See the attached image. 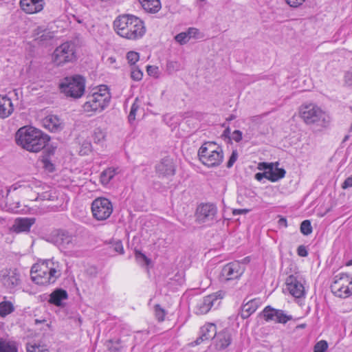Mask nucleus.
I'll use <instances>...</instances> for the list:
<instances>
[{
    "instance_id": "obj_1",
    "label": "nucleus",
    "mask_w": 352,
    "mask_h": 352,
    "mask_svg": "<svg viewBox=\"0 0 352 352\" xmlns=\"http://www.w3.org/2000/svg\"><path fill=\"white\" fill-rule=\"evenodd\" d=\"M50 140V137L41 130L28 126L21 127L15 135L16 144L32 153L43 150Z\"/></svg>"
},
{
    "instance_id": "obj_2",
    "label": "nucleus",
    "mask_w": 352,
    "mask_h": 352,
    "mask_svg": "<svg viewBox=\"0 0 352 352\" xmlns=\"http://www.w3.org/2000/svg\"><path fill=\"white\" fill-rule=\"evenodd\" d=\"M62 274V267L59 262L53 259L40 261L32 265L30 270L34 283L41 285L54 283Z\"/></svg>"
},
{
    "instance_id": "obj_3",
    "label": "nucleus",
    "mask_w": 352,
    "mask_h": 352,
    "mask_svg": "<svg viewBox=\"0 0 352 352\" xmlns=\"http://www.w3.org/2000/svg\"><path fill=\"white\" fill-rule=\"evenodd\" d=\"M113 27L118 35L130 40H136L142 37L146 32L144 22L140 18L131 14L118 16L113 22Z\"/></svg>"
},
{
    "instance_id": "obj_4",
    "label": "nucleus",
    "mask_w": 352,
    "mask_h": 352,
    "mask_svg": "<svg viewBox=\"0 0 352 352\" xmlns=\"http://www.w3.org/2000/svg\"><path fill=\"white\" fill-rule=\"evenodd\" d=\"M111 98L107 86L94 88L86 96V101L82 105V111L89 116L101 113L109 106Z\"/></svg>"
},
{
    "instance_id": "obj_5",
    "label": "nucleus",
    "mask_w": 352,
    "mask_h": 352,
    "mask_svg": "<svg viewBox=\"0 0 352 352\" xmlns=\"http://www.w3.org/2000/svg\"><path fill=\"white\" fill-rule=\"evenodd\" d=\"M200 162L208 168L219 166L223 160L222 147L214 142H204L198 151Z\"/></svg>"
},
{
    "instance_id": "obj_6",
    "label": "nucleus",
    "mask_w": 352,
    "mask_h": 352,
    "mask_svg": "<svg viewBox=\"0 0 352 352\" xmlns=\"http://www.w3.org/2000/svg\"><path fill=\"white\" fill-rule=\"evenodd\" d=\"M300 116L307 124L325 127L329 122V116L314 104L302 105L300 109Z\"/></svg>"
},
{
    "instance_id": "obj_7",
    "label": "nucleus",
    "mask_w": 352,
    "mask_h": 352,
    "mask_svg": "<svg viewBox=\"0 0 352 352\" xmlns=\"http://www.w3.org/2000/svg\"><path fill=\"white\" fill-rule=\"evenodd\" d=\"M61 92L74 98H80L85 89V79L80 75L65 78L60 84Z\"/></svg>"
},
{
    "instance_id": "obj_8",
    "label": "nucleus",
    "mask_w": 352,
    "mask_h": 352,
    "mask_svg": "<svg viewBox=\"0 0 352 352\" xmlns=\"http://www.w3.org/2000/svg\"><path fill=\"white\" fill-rule=\"evenodd\" d=\"M76 59V45L67 41L58 46L52 55V62L57 66L72 63Z\"/></svg>"
},
{
    "instance_id": "obj_9",
    "label": "nucleus",
    "mask_w": 352,
    "mask_h": 352,
    "mask_svg": "<svg viewBox=\"0 0 352 352\" xmlns=\"http://www.w3.org/2000/svg\"><path fill=\"white\" fill-rule=\"evenodd\" d=\"M331 289L339 298H348L352 295V276L344 273L336 275L331 285Z\"/></svg>"
},
{
    "instance_id": "obj_10",
    "label": "nucleus",
    "mask_w": 352,
    "mask_h": 352,
    "mask_svg": "<svg viewBox=\"0 0 352 352\" xmlns=\"http://www.w3.org/2000/svg\"><path fill=\"white\" fill-rule=\"evenodd\" d=\"M50 241L60 250H69L77 245L76 236L65 230H57L50 235Z\"/></svg>"
},
{
    "instance_id": "obj_11",
    "label": "nucleus",
    "mask_w": 352,
    "mask_h": 352,
    "mask_svg": "<svg viewBox=\"0 0 352 352\" xmlns=\"http://www.w3.org/2000/svg\"><path fill=\"white\" fill-rule=\"evenodd\" d=\"M91 212L96 220H106L113 212V204L105 197L96 198L91 203Z\"/></svg>"
},
{
    "instance_id": "obj_12",
    "label": "nucleus",
    "mask_w": 352,
    "mask_h": 352,
    "mask_svg": "<svg viewBox=\"0 0 352 352\" xmlns=\"http://www.w3.org/2000/svg\"><path fill=\"white\" fill-rule=\"evenodd\" d=\"M245 272L244 265L238 262L234 261L225 265L220 272L219 280L226 283L229 280L239 279Z\"/></svg>"
},
{
    "instance_id": "obj_13",
    "label": "nucleus",
    "mask_w": 352,
    "mask_h": 352,
    "mask_svg": "<svg viewBox=\"0 0 352 352\" xmlns=\"http://www.w3.org/2000/svg\"><path fill=\"white\" fill-rule=\"evenodd\" d=\"M217 208L212 204H204L198 206L196 218L200 223H210L216 221Z\"/></svg>"
},
{
    "instance_id": "obj_14",
    "label": "nucleus",
    "mask_w": 352,
    "mask_h": 352,
    "mask_svg": "<svg viewBox=\"0 0 352 352\" xmlns=\"http://www.w3.org/2000/svg\"><path fill=\"white\" fill-rule=\"evenodd\" d=\"M222 298L223 296L221 292L213 293L205 296L197 303L196 307V313L197 314H206L212 307L217 308L219 306Z\"/></svg>"
},
{
    "instance_id": "obj_15",
    "label": "nucleus",
    "mask_w": 352,
    "mask_h": 352,
    "mask_svg": "<svg viewBox=\"0 0 352 352\" xmlns=\"http://www.w3.org/2000/svg\"><path fill=\"white\" fill-rule=\"evenodd\" d=\"M176 165L174 160L170 157L162 158L155 165V173L160 178H169L175 175Z\"/></svg>"
},
{
    "instance_id": "obj_16",
    "label": "nucleus",
    "mask_w": 352,
    "mask_h": 352,
    "mask_svg": "<svg viewBox=\"0 0 352 352\" xmlns=\"http://www.w3.org/2000/svg\"><path fill=\"white\" fill-rule=\"evenodd\" d=\"M1 283L10 292L14 291L21 284V276L16 269L2 271Z\"/></svg>"
},
{
    "instance_id": "obj_17",
    "label": "nucleus",
    "mask_w": 352,
    "mask_h": 352,
    "mask_svg": "<svg viewBox=\"0 0 352 352\" xmlns=\"http://www.w3.org/2000/svg\"><path fill=\"white\" fill-rule=\"evenodd\" d=\"M263 318L267 321H274L277 323L285 324L292 319L291 315L286 314L281 309H276L270 306L266 307L263 311Z\"/></svg>"
},
{
    "instance_id": "obj_18",
    "label": "nucleus",
    "mask_w": 352,
    "mask_h": 352,
    "mask_svg": "<svg viewBox=\"0 0 352 352\" xmlns=\"http://www.w3.org/2000/svg\"><path fill=\"white\" fill-rule=\"evenodd\" d=\"M287 289L295 298H301L305 296V287L302 283L293 275L289 276L286 279Z\"/></svg>"
},
{
    "instance_id": "obj_19",
    "label": "nucleus",
    "mask_w": 352,
    "mask_h": 352,
    "mask_svg": "<svg viewBox=\"0 0 352 352\" xmlns=\"http://www.w3.org/2000/svg\"><path fill=\"white\" fill-rule=\"evenodd\" d=\"M231 343L230 332L224 329L216 334L213 339V344L217 351H221L227 348Z\"/></svg>"
},
{
    "instance_id": "obj_20",
    "label": "nucleus",
    "mask_w": 352,
    "mask_h": 352,
    "mask_svg": "<svg viewBox=\"0 0 352 352\" xmlns=\"http://www.w3.org/2000/svg\"><path fill=\"white\" fill-rule=\"evenodd\" d=\"M217 334V327L213 323L204 324L200 329V336L194 342L195 345H199L202 342L210 338L214 339Z\"/></svg>"
},
{
    "instance_id": "obj_21",
    "label": "nucleus",
    "mask_w": 352,
    "mask_h": 352,
    "mask_svg": "<svg viewBox=\"0 0 352 352\" xmlns=\"http://www.w3.org/2000/svg\"><path fill=\"white\" fill-rule=\"evenodd\" d=\"M43 0H21L20 6L21 9L28 14H34L41 11L43 9Z\"/></svg>"
},
{
    "instance_id": "obj_22",
    "label": "nucleus",
    "mask_w": 352,
    "mask_h": 352,
    "mask_svg": "<svg viewBox=\"0 0 352 352\" xmlns=\"http://www.w3.org/2000/svg\"><path fill=\"white\" fill-rule=\"evenodd\" d=\"M34 223V218H16L12 226V230L16 233L29 232Z\"/></svg>"
},
{
    "instance_id": "obj_23",
    "label": "nucleus",
    "mask_w": 352,
    "mask_h": 352,
    "mask_svg": "<svg viewBox=\"0 0 352 352\" xmlns=\"http://www.w3.org/2000/svg\"><path fill=\"white\" fill-rule=\"evenodd\" d=\"M33 37L38 43L44 44L53 38L54 33L43 27H37L34 30Z\"/></svg>"
},
{
    "instance_id": "obj_24",
    "label": "nucleus",
    "mask_w": 352,
    "mask_h": 352,
    "mask_svg": "<svg viewBox=\"0 0 352 352\" xmlns=\"http://www.w3.org/2000/svg\"><path fill=\"white\" fill-rule=\"evenodd\" d=\"M260 305L258 299L254 298L248 300L244 303L241 307L240 316L243 319L248 318L250 315L256 311Z\"/></svg>"
},
{
    "instance_id": "obj_25",
    "label": "nucleus",
    "mask_w": 352,
    "mask_h": 352,
    "mask_svg": "<svg viewBox=\"0 0 352 352\" xmlns=\"http://www.w3.org/2000/svg\"><path fill=\"white\" fill-rule=\"evenodd\" d=\"M44 126L52 132H56L62 129V122L58 116L50 115L43 120Z\"/></svg>"
},
{
    "instance_id": "obj_26",
    "label": "nucleus",
    "mask_w": 352,
    "mask_h": 352,
    "mask_svg": "<svg viewBox=\"0 0 352 352\" xmlns=\"http://www.w3.org/2000/svg\"><path fill=\"white\" fill-rule=\"evenodd\" d=\"M13 111L11 100L6 96H0V118L8 117Z\"/></svg>"
},
{
    "instance_id": "obj_27",
    "label": "nucleus",
    "mask_w": 352,
    "mask_h": 352,
    "mask_svg": "<svg viewBox=\"0 0 352 352\" xmlns=\"http://www.w3.org/2000/svg\"><path fill=\"white\" fill-rule=\"evenodd\" d=\"M68 298L67 292L62 289H57L54 291L50 296L48 302L56 306H61L62 300Z\"/></svg>"
},
{
    "instance_id": "obj_28",
    "label": "nucleus",
    "mask_w": 352,
    "mask_h": 352,
    "mask_svg": "<svg viewBox=\"0 0 352 352\" xmlns=\"http://www.w3.org/2000/svg\"><path fill=\"white\" fill-rule=\"evenodd\" d=\"M142 8L149 13H157L162 8L160 0H139Z\"/></svg>"
},
{
    "instance_id": "obj_29",
    "label": "nucleus",
    "mask_w": 352,
    "mask_h": 352,
    "mask_svg": "<svg viewBox=\"0 0 352 352\" xmlns=\"http://www.w3.org/2000/svg\"><path fill=\"white\" fill-rule=\"evenodd\" d=\"M119 173L118 168L110 167L103 170L100 174V182L103 185H107L116 175Z\"/></svg>"
},
{
    "instance_id": "obj_30",
    "label": "nucleus",
    "mask_w": 352,
    "mask_h": 352,
    "mask_svg": "<svg viewBox=\"0 0 352 352\" xmlns=\"http://www.w3.org/2000/svg\"><path fill=\"white\" fill-rule=\"evenodd\" d=\"M17 346L16 342L8 341L3 338L0 339V352H17Z\"/></svg>"
},
{
    "instance_id": "obj_31",
    "label": "nucleus",
    "mask_w": 352,
    "mask_h": 352,
    "mask_svg": "<svg viewBox=\"0 0 352 352\" xmlns=\"http://www.w3.org/2000/svg\"><path fill=\"white\" fill-rule=\"evenodd\" d=\"M278 163H276V165L274 164L272 167L270 168V170H267L268 174L272 175L274 178H278L276 182L279 179L283 178L285 175V170L283 168H280L278 167Z\"/></svg>"
},
{
    "instance_id": "obj_32",
    "label": "nucleus",
    "mask_w": 352,
    "mask_h": 352,
    "mask_svg": "<svg viewBox=\"0 0 352 352\" xmlns=\"http://www.w3.org/2000/svg\"><path fill=\"white\" fill-rule=\"evenodd\" d=\"M14 311V307L12 302L3 301L0 303V316L6 317Z\"/></svg>"
},
{
    "instance_id": "obj_33",
    "label": "nucleus",
    "mask_w": 352,
    "mask_h": 352,
    "mask_svg": "<svg viewBox=\"0 0 352 352\" xmlns=\"http://www.w3.org/2000/svg\"><path fill=\"white\" fill-rule=\"evenodd\" d=\"M181 63L176 60H168L166 66V71L168 74H172L181 69Z\"/></svg>"
},
{
    "instance_id": "obj_34",
    "label": "nucleus",
    "mask_w": 352,
    "mask_h": 352,
    "mask_svg": "<svg viewBox=\"0 0 352 352\" xmlns=\"http://www.w3.org/2000/svg\"><path fill=\"white\" fill-rule=\"evenodd\" d=\"M106 346L111 352H120L122 349L121 341L119 339L116 341L109 340L106 342Z\"/></svg>"
},
{
    "instance_id": "obj_35",
    "label": "nucleus",
    "mask_w": 352,
    "mask_h": 352,
    "mask_svg": "<svg viewBox=\"0 0 352 352\" xmlns=\"http://www.w3.org/2000/svg\"><path fill=\"white\" fill-rule=\"evenodd\" d=\"M28 352H49L46 346L44 344H28L27 346Z\"/></svg>"
},
{
    "instance_id": "obj_36",
    "label": "nucleus",
    "mask_w": 352,
    "mask_h": 352,
    "mask_svg": "<svg viewBox=\"0 0 352 352\" xmlns=\"http://www.w3.org/2000/svg\"><path fill=\"white\" fill-rule=\"evenodd\" d=\"M300 232L304 235H309L312 232V227L309 220H305L300 224Z\"/></svg>"
},
{
    "instance_id": "obj_37",
    "label": "nucleus",
    "mask_w": 352,
    "mask_h": 352,
    "mask_svg": "<svg viewBox=\"0 0 352 352\" xmlns=\"http://www.w3.org/2000/svg\"><path fill=\"white\" fill-rule=\"evenodd\" d=\"M255 179L257 181H261L263 178H266L272 182H276V180L278 179L274 178L272 175L268 174L267 171H264L263 173H257L254 175Z\"/></svg>"
},
{
    "instance_id": "obj_38",
    "label": "nucleus",
    "mask_w": 352,
    "mask_h": 352,
    "mask_svg": "<svg viewBox=\"0 0 352 352\" xmlns=\"http://www.w3.org/2000/svg\"><path fill=\"white\" fill-rule=\"evenodd\" d=\"M328 348V344L325 340L318 342L314 349V352H324Z\"/></svg>"
},
{
    "instance_id": "obj_39",
    "label": "nucleus",
    "mask_w": 352,
    "mask_h": 352,
    "mask_svg": "<svg viewBox=\"0 0 352 352\" xmlns=\"http://www.w3.org/2000/svg\"><path fill=\"white\" fill-rule=\"evenodd\" d=\"M143 76V73L142 71L136 67L135 66H133L131 68V78L136 81H139L142 79Z\"/></svg>"
},
{
    "instance_id": "obj_40",
    "label": "nucleus",
    "mask_w": 352,
    "mask_h": 352,
    "mask_svg": "<svg viewBox=\"0 0 352 352\" xmlns=\"http://www.w3.org/2000/svg\"><path fill=\"white\" fill-rule=\"evenodd\" d=\"M105 138L104 133L100 129H96L93 135L94 140L96 143H100Z\"/></svg>"
},
{
    "instance_id": "obj_41",
    "label": "nucleus",
    "mask_w": 352,
    "mask_h": 352,
    "mask_svg": "<svg viewBox=\"0 0 352 352\" xmlns=\"http://www.w3.org/2000/svg\"><path fill=\"white\" fill-rule=\"evenodd\" d=\"M139 54L133 51L128 52L126 55V58L131 65H135L139 60Z\"/></svg>"
},
{
    "instance_id": "obj_42",
    "label": "nucleus",
    "mask_w": 352,
    "mask_h": 352,
    "mask_svg": "<svg viewBox=\"0 0 352 352\" xmlns=\"http://www.w3.org/2000/svg\"><path fill=\"white\" fill-rule=\"evenodd\" d=\"M110 248L116 252L122 254L124 253V248L122 243L120 241H115L111 244Z\"/></svg>"
},
{
    "instance_id": "obj_43",
    "label": "nucleus",
    "mask_w": 352,
    "mask_h": 352,
    "mask_svg": "<svg viewBox=\"0 0 352 352\" xmlns=\"http://www.w3.org/2000/svg\"><path fill=\"white\" fill-rule=\"evenodd\" d=\"M175 41L181 45L186 44L188 41V36L186 32H181L177 34L175 37Z\"/></svg>"
},
{
    "instance_id": "obj_44",
    "label": "nucleus",
    "mask_w": 352,
    "mask_h": 352,
    "mask_svg": "<svg viewBox=\"0 0 352 352\" xmlns=\"http://www.w3.org/2000/svg\"><path fill=\"white\" fill-rule=\"evenodd\" d=\"M135 258L139 263H144L145 265H148L150 260L140 251H135Z\"/></svg>"
},
{
    "instance_id": "obj_45",
    "label": "nucleus",
    "mask_w": 352,
    "mask_h": 352,
    "mask_svg": "<svg viewBox=\"0 0 352 352\" xmlns=\"http://www.w3.org/2000/svg\"><path fill=\"white\" fill-rule=\"evenodd\" d=\"M155 316L159 321H163L164 320L165 311L160 307V305H157L155 307Z\"/></svg>"
},
{
    "instance_id": "obj_46",
    "label": "nucleus",
    "mask_w": 352,
    "mask_h": 352,
    "mask_svg": "<svg viewBox=\"0 0 352 352\" xmlns=\"http://www.w3.org/2000/svg\"><path fill=\"white\" fill-rule=\"evenodd\" d=\"M138 109V105L134 102L131 108L129 115L128 116L129 122H132L135 119V113Z\"/></svg>"
},
{
    "instance_id": "obj_47",
    "label": "nucleus",
    "mask_w": 352,
    "mask_h": 352,
    "mask_svg": "<svg viewBox=\"0 0 352 352\" xmlns=\"http://www.w3.org/2000/svg\"><path fill=\"white\" fill-rule=\"evenodd\" d=\"M238 157V153L236 151H233L232 153L231 156L230 157V159L227 163V167L231 168L233 164L235 163Z\"/></svg>"
},
{
    "instance_id": "obj_48",
    "label": "nucleus",
    "mask_w": 352,
    "mask_h": 352,
    "mask_svg": "<svg viewBox=\"0 0 352 352\" xmlns=\"http://www.w3.org/2000/svg\"><path fill=\"white\" fill-rule=\"evenodd\" d=\"M287 4L292 8H298L301 6L305 0H285Z\"/></svg>"
},
{
    "instance_id": "obj_49",
    "label": "nucleus",
    "mask_w": 352,
    "mask_h": 352,
    "mask_svg": "<svg viewBox=\"0 0 352 352\" xmlns=\"http://www.w3.org/2000/svg\"><path fill=\"white\" fill-rule=\"evenodd\" d=\"M344 82L348 86H352V68H351L345 73Z\"/></svg>"
},
{
    "instance_id": "obj_50",
    "label": "nucleus",
    "mask_w": 352,
    "mask_h": 352,
    "mask_svg": "<svg viewBox=\"0 0 352 352\" xmlns=\"http://www.w3.org/2000/svg\"><path fill=\"white\" fill-rule=\"evenodd\" d=\"M188 39L190 40L191 38H196L197 34H199V30L197 28H190L186 32Z\"/></svg>"
},
{
    "instance_id": "obj_51",
    "label": "nucleus",
    "mask_w": 352,
    "mask_h": 352,
    "mask_svg": "<svg viewBox=\"0 0 352 352\" xmlns=\"http://www.w3.org/2000/svg\"><path fill=\"white\" fill-rule=\"evenodd\" d=\"M274 165L273 163L261 162L258 165V169L260 170H270V168Z\"/></svg>"
},
{
    "instance_id": "obj_52",
    "label": "nucleus",
    "mask_w": 352,
    "mask_h": 352,
    "mask_svg": "<svg viewBox=\"0 0 352 352\" xmlns=\"http://www.w3.org/2000/svg\"><path fill=\"white\" fill-rule=\"evenodd\" d=\"M158 67L156 66L148 65L146 71L148 75L155 76L158 73Z\"/></svg>"
},
{
    "instance_id": "obj_53",
    "label": "nucleus",
    "mask_w": 352,
    "mask_h": 352,
    "mask_svg": "<svg viewBox=\"0 0 352 352\" xmlns=\"http://www.w3.org/2000/svg\"><path fill=\"white\" fill-rule=\"evenodd\" d=\"M232 138L236 142H239L242 140V132L239 130H235L232 134Z\"/></svg>"
},
{
    "instance_id": "obj_54",
    "label": "nucleus",
    "mask_w": 352,
    "mask_h": 352,
    "mask_svg": "<svg viewBox=\"0 0 352 352\" xmlns=\"http://www.w3.org/2000/svg\"><path fill=\"white\" fill-rule=\"evenodd\" d=\"M297 253L300 256L305 257L308 254V252L305 245H300L297 249Z\"/></svg>"
},
{
    "instance_id": "obj_55",
    "label": "nucleus",
    "mask_w": 352,
    "mask_h": 352,
    "mask_svg": "<svg viewBox=\"0 0 352 352\" xmlns=\"http://www.w3.org/2000/svg\"><path fill=\"white\" fill-rule=\"evenodd\" d=\"M352 187V175L347 177L344 182L342 184V188L343 189H346L348 188Z\"/></svg>"
},
{
    "instance_id": "obj_56",
    "label": "nucleus",
    "mask_w": 352,
    "mask_h": 352,
    "mask_svg": "<svg viewBox=\"0 0 352 352\" xmlns=\"http://www.w3.org/2000/svg\"><path fill=\"white\" fill-rule=\"evenodd\" d=\"M250 210L248 209H235L233 210L234 214H247L249 212Z\"/></svg>"
},
{
    "instance_id": "obj_57",
    "label": "nucleus",
    "mask_w": 352,
    "mask_h": 352,
    "mask_svg": "<svg viewBox=\"0 0 352 352\" xmlns=\"http://www.w3.org/2000/svg\"><path fill=\"white\" fill-rule=\"evenodd\" d=\"M278 225H279L280 226H283V227H285V228L287 227V219H286L285 218H284V217H281V218L278 220Z\"/></svg>"
},
{
    "instance_id": "obj_58",
    "label": "nucleus",
    "mask_w": 352,
    "mask_h": 352,
    "mask_svg": "<svg viewBox=\"0 0 352 352\" xmlns=\"http://www.w3.org/2000/svg\"><path fill=\"white\" fill-rule=\"evenodd\" d=\"M206 1V0H197V5L199 8H203L204 3Z\"/></svg>"
},
{
    "instance_id": "obj_59",
    "label": "nucleus",
    "mask_w": 352,
    "mask_h": 352,
    "mask_svg": "<svg viewBox=\"0 0 352 352\" xmlns=\"http://www.w3.org/2000/svg\"><path fill=\"white\" fill-rule=\"evenodd\" d=\"M12 189H13L14 190H16V189H17V187H16V186H10V187L8 189V193H9Z\"/></svg>"
}]
</instances>
